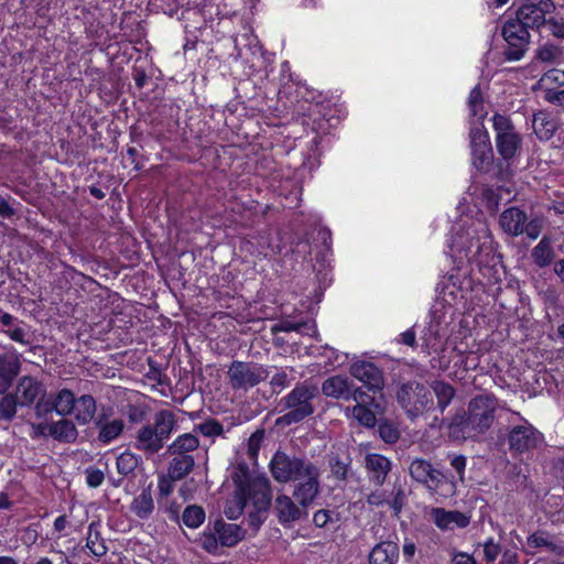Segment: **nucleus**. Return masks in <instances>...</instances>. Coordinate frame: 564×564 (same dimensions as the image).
<instances>
[{
  "instance_id": "20",
  "label": "nucleus",
  "mask_w": 564,
  "mask_h": 564,
  "mask_svg": "<svg viewBox=\"0 0 564 564\" xmlns=\"http://www.w3.org/2000/svg\"><path fill=\"white\" fill-rule=\"evenodd\" d=\"M248 242L252 246L253 253L265 258L280 254L282 251L280 240L270 228L259 230L257 235L250 237Z\"/></svg>"
},
{
  "instance_id": "59",
  "label": "nucleus",
  "mask_w": 564,
  "mask_h": 564,
  "mask_svg": "<svg viewBox=\"0 0 564 564\" xmlns=\"http://www.w3.org/2000/svg\"><path fill=\"white\" fill-rule=\"evenodd\" d=\"M84 278L86 276L82 272L70 265H66L58 278L59 288L69 289L72 281L78 282Z\"/></svg>"
},
{
  "instance_id": "46",
  "label": "nucleus",
  "mask_w": 564,
  "mask_h": 564,
  "mask_svg": "<svg viewBox=\"0 0 564 564\" xmlns=\"http://www.w3.org/2000/svg\"><path fill=\"white\" fill-rule=\"evenodd\" d=\"M20 405L18 397L14 393H4L0 399V421L11 422Z\"/></svg>"
},
{
  "instance_id": "61",
  "label": "nucleus",
  "mask_w": 564,
  "mask_h": 564,
  "mask_svg": "<svg viewBox=\"0 0 564 564\" xmlns=\"http://www.w3.org/2000/svg\"><path fill=\"white\" fill-rule=\"evenodd\" d=\"M269 509H263L261 507L253 508L252 511L248 513V524L253 530H259L260 527L265 522L268 518Z\"/></svg>"
},
{
  "instance_id": "53",
  "label": "nucleus",
  "mask_w": 564,
  "mask_h": 564,
  "mask_svg": "<svg viewBox=\"0 0 564 564\" xmlns=\"http://www.w3.org/2000/svg\"><path fill=\"white\" fill-rule=\"evenodd\" d=\"M264 440V430H256L247 441V455L250 459H257Z\"/></svg>"
},
{
  "instance_id": "28",
  "label": "nucleus",
  "mask_w": 564,
  "mask_h": 564,
  "mask_svg": "<svg viewBox=\"0 0 564 564\" xmlns=\"http://www.w3.org/2000/svg\"><path fill=\"white\" fill-rule=\"evenodd\" d=\"M399 553V545L395 542L382 541L369 553V564H397Z\"/></svg>"
},
{
  "instance_id": "52",
  "label": "nucleus",
  "mask_w": 564,
  "mask_h": 564,
  "mask_svg": "<svg viewBox=\"0 0 564 564\" xmlns=\"http://www.w3.org/2000/svg\"><path fill=\"white\" fill-rule=\"evenodd\" d=\"M378 433L380 438L387 444H394L400 437L398 427L387 420L378 425Z\"/></svg>"
},
{
  "instance_id": "35",
  "label": "nucleus",
  "mask_w": 564,
  "mask_h": 564,
  "mask_svg": "<svg viewBox=\"0 0 564 564\" xmlns=\"http://www.w3.org/2000/svg\"><path fill=\"white\" fill-rule=\"evenodd\" d=\"M48 434L56 441L72 443L78 436V431L73 421L62 419L48 426Z\"/></svg>"
},
{
  "instance_id": "21",
  "label": "nucleus",
  "mask_w": 564,
  "mask_h": 564,
  "mask_svg": "<svg viewBox=\"0 0 564 564\" xmlns=\"http://www.w3.org/2000/svg\"><path fill=\"white\" fill-rule=\"evenodd\" d=\"M94 423L98 429L97 440L104 445H108L116 441L124 430V422L121 419H113L109 421L105 413L98 415Z\"/></svg>"
},
{
  "instance_id": "32",
  "label": "nucleus",
  "mask_w": 564,
  "mask_h": 564,
  "mask_svg": "<svg viewBox=\"0 0 564 564\" xmlns=\"http://www.w3.org/2000/svg\"><path fill=\"white\" fill-rule=\"evenodd\" d=\"M85 547L88 550L89 555L97 558H100L107 554L108 547L101 536L99 522L93 521L89 523Z\"/></svg>"
},
{
  "instance_id": "55",
  "label": "nucleus",
  "mask_w": 564,
  "mask_h": 564,
  "mask_svg": "<svg viewBox=\"0 0 564 564\" xmlns=\"http://www.w3.org/2000/svg\"><path fill=\"white\" fill-rule=\"evenodd\" d=\"M545 31L558 40H564V18L551 17L545 18V23L542 24Z\"/></svg>"
},
{
  "instance_id": "44",
  "label": "nucleus",
  "mask_w": 564,
  "mask_h": 564,
  "mask_svg": "<svg viewBox=\"0 0 564 564\" xmlns=\"http://www.w3.org/2000/svg\"><path fill=\"white\" fill-rule=\"evenodd\" d=\"M199 545L204 551H206L209 554H218L220 542L218 539V533L215 531V524L209 523L205 530L200 533L199 536Z\"/></svg>"
},
{
  "instance_id": "41",
  "label": "nucleus",
  "mask_w": 564,
  "mask_h": 564,
  "mask_svg": "<svg viewBox=\"0 0 564 564\" xmlns=\"http://www.w3.org/2000/svg\"><path fill=\"white\" fill-rule=\"evenodd\" d=\"M141 462H142V459L139 455L127 449V451L122 452L117 457V460H116L117 471L122 477L132 475Z\"/></svg>"
},
{
  "instance_id": "27",
  "label": "nucleus",
  "mask_w": 564,
  "mask_h": 564,
  "mask_svg": "<svg viewBox=\"0 0 564 564\" xmlns=\"http://www.w3.org/2000/svg\"><path fill=\"white\" fill-rule=\"evenodd\" d=\"M20 369L21 364L17 357L0 355V394L8 392Z\"/></svg>"
},
{
  "instance_id": "51",
  "label": "nucleus",
  "mask_w": 564,
  "mask_h": 564,
  "mask_svg": "<svg viewBox=\"0 0 564 564\" xmlns=\"http://www.w3.org/2000/svg\"><path fill=\"white\" fill-rule=\"evenodd\" d=\"M4 333L8 337L19 344L30 345L31 344V335L25 328V325L20 322L18 324L12 325L10 328L4 329Z\"/></svg>"
},
{
  "instance_id": "47",
  "label": "nucleus",
  "mask_w": 564,
  "mask_h": 564,
  "mask_svg": "<svg viewBox=\"0 0 564 564\" xmlns=\"http://www.w3.org/2000/svg\"><path fill=\"white\" fill-rule=\"evenodd\" d=\"M433 390L437 399V406L441 410V412H444V410L451 403L455 394V391L449 383H445L442 381H437Z\"/></svg>"
},
{
  "instance_id": "9",
  "label": "nucleus",
  "mask_w": 564,
  "mask_h": 564,
  "mask_svg": "<svg viewBox=\"0 0 564 564\" xmlns=\"http://www.w3.org/2000/svg\"><path fill=\"white\" fill-rule=\"evenodd\" d=\"M492 128L496 133L495 141L498 154L509 163L519 154L522 147V137L516 130L512 120L505 115H494Z\"/></svg>"
},
{
  "instance_id": "7",
  "label": "nucleus",
  "mask_w": 564,
  "mask_h": 564,
  "mask_svg": "<svg viewBox=\"0 0 564 564\" xmlns=\"http://www.w3.org/2000/svg\"><path fill=\"white\" fill-rule=\"evenodd\" d=\"M507 444L513 458L532 454L544 442V435L532 423L521 416V423L509 426Z\"/></svg>"
},
{
  "instance_id": "38",
  "label": "nucleus",
  "mask_w": 564,
  "mask_h": 564,
  "mask_svg": "<svg viewBox=\"0 0 564 564\" xmlns=\"http://www.w3.org/2000/svg\"><path fill=\"white\" fill-rule=\"evenodd\" d=\"M554 256L555 252L552 248L551 240L546 236H544L531 251L532 261L539 268H545L550 265L554 259Z\"/></svg>"
},
{
  "instance_id": "6",
  "label": "nucleus",
  "mask_w": 564,
  "mask_h": 564,
  "mask_svg": "<svg viewBox=\"0 0 564 564\" xmlns=\"http://www.w3.org/2000/svg\"><path fill=\"white\" fill-rule=\"evenodd\" d=\"M315 388L297 383L286 395L280 399L278 406L283 415L276 419V425H292L303 422L314 413L312 403Z\"/></svg>"
},
{
  "instance_id": "5",
  "label": "nucleus",
  "mask_w": 564,
  "mask_h": 564,
  "mask_svg": "<svg viewBox=\"0 0 564 564\" xmlns=\"http://www.w3.org/2000/svg\"><path fill=\"white\" fill-rule=\"evenodd\" d=\"M177 429L178 421L175 413L167 409H161L154 413L152 422H148L137 430L131 444L145 457H151L163 449Z\"/></svg>"
},
{
  "instance_id": "62",
  "label": "nucleus",
  "mask_w": 564,
  "mask_h": 564,
  "mask_svg": "<svg viewBox=\"0 0 564 564\" xmlns=\"http://www.w3.org/2000/svg\"><path fill=\"white\" fill-rule=\"evenodd\" d=\"M501 553V545L489 538L484 543V557L487 564L494 563Z\"/></svg>"
},
{
  "instance_id": "25",
  "label": "nucleus",
  "mask_w": 564,
  "mask_h": 564,
  "mask_svg": "<svg viewBox=\"0 0 564 564\" xmlns=\"http://www.w3.org/2000/svg\"><path fill=\"white\" fill-rule=\"evenodd\" d=\"M354 388L352 382L344 376H333L326 379L322 384L324 395L344 401H349L350 392Z\"/></svg>"
},
{
  "instance_id": "43",
  "label": "nucleus",
  "mask_w": 564,
  "mask_h": 564,
  "mask_svg": "<svg viewBox=\"0 0 564 564\" xmlns=\"http://www.w3.org/2000/svg\"><path fill=\"white\" fill-rule=\"evenodd\" d=\"M547 531L538 530L527 538V545L532 550L545 547L553 553L560 552V546L549 539Z\"/></svg>"
},
{
  "instance_id": "24",
  "label": "nucleus",
  "mask_w": 564,
  "mask_h": 564,
  "mask_svg": "<svg viewBox=\"0 0 564 564\" xmlns=\"http://www.w3.org/2000/svg\"><path fill=\"white\" fill-rule=\"evenodd\" d=\"M221 546L234 547L245 539L246 531L238 524L226 523L221 518L214 521Z\"/></svg>"
},
{
  "instance_id": "29",
  "label": "nucleus",
  "mask_w": 564,
  "mask_h": 564,
  "mask_svg": "<svg viewBox=\"0 0 564 564\" xmlns=\"http://www.w3.org/2000/svg\"><path fill=\"white\" fill-rule=\"evenodd\" d=\"M130 509L132 513L141 520H148L152 516L154 511V500L151 485L144 487L141 492L133 498Z\"/></svg>"
},
{
  "instance_id": "16",
  "label": "nucleus",
  "mask_w": 564,
  "mask_h": 564,
  "mask_svg": "<svg viewBox=\"0 0 564 564\" xmlns=\"http://www.w3.org/2000/svg\"><path fill=\"white\" fill-rule=\"evenodd\" d=\"M496 400L490 395H476L468 404L467 413L471 421V429L484 434L494 423Z\"/></svg>"
},
{
  "instance_id": "58",
  "label": "nucleus",
  "mask_w": 564,
  "mask_h": 564,
  "mask_svg": "<svg viewBox=\"0 0 564 564\" xmlns=\"http://www.w3.org/2000/svg\"><path fill=\"white\" fill-rule=\"evenodd\" d=\"M178 479L174 478L169 473L166 475H160L158 478L159 497L158 501L167 498L174 490V482Z\"/></svg>"
},
{
  "instance_id": "19",
  "label": "nucleus",
  "mask_w": 564,
  "mask_h": 564,
  "mask_svg": "<svg viewBox=\"0 0 564 564\" xmlns=\"http://www.w3.org/2000/svg\"><path fill=\"white\" fill-rule=\"evenodd\" d=\"M365 468L369 481L376 487H381L392 469V463L382 454L368 453L365 456Z\"/></svg>"
},
{
  "instance_id": "11",
  "label": "nucleus",
  "mask_w": 564,
  "mask_h": 564,
  "mask_svg": "<svg viewBox=\"0 0 564 564\" xmlns=\"http://www.w3.org/2000/svg\"><path fill=\"white\" fill-rule=\"evenodd\" d=\"M501 34L505 41L503 58L507 62L520 61L529 50L531 34L521 23L509 18L503 22Z\"/></svg>"
},
{
  "instance_id": "3",
  "label": "nucleus",
  "mask_w": 564,
  "mask_h": 564,
  "mask_svg": "<svg viewBox=\"0 0 564 564\" xmlns=\"http://www.w3.org/2000/svg\"><path fill=\"white\" fill-rule=\"evenodd\" d=\"M285 98L297 104V112L302 113L303 124L310 127L316 134L313 138L315 143L318 138L329 133L330 128L334 127L335 117L332 100L326 94L301 80L293 87V94Z\"/></svg>"
},
{
  "instance_id": "48",
  "label": "nucleus",
  "mask_w": 564,
  "mask_h": 564,
  "mask_svg": "<svg viewBox=\"0 0 564 564\" xmlns=\"http://www.w3.org/2000/svg\"><path fill=\"white\" fill-rule=\"evenodd\" d=\"M149 406L143 403H128L124 408V415L131 424H140L147 420Z\"/></svg>"
},
{
  "instance_id": "49",
  "label": "nucleus",
  "mask_w": 564,
  "mask_h": 564,
  "mask_svg": "<svg viewBox=\"0 0 564 564\" xmlns=\"http://www.w3.org/2000/svg\"><path fill=\"white\" fill-rule=\"evenodd\" d=\"M351 412L352 416L359 422V424L366 427H373L376 425L377 419L371 406L354 405Z\"/></svg>"
},
{
  "instance_id": "42",
  "label": "nucleus",
  "mask_w": 564,
  "mask_h": 564,
  "mask_svg": "<svg viewBox=\"0 0 564 564\" xmlns=\"http://www.w3.org/2000/svg\"><path fill=\"white\" fill-rule=\"evenodd\" d=\"M332 476L338 481H346L351 471V458H341L339 455L330 456L328 459Z\"/></svg>"
},
{
  "instance_id": "17",
  "label": "nucleus",
  "mask_w": 564,
  "mask_h": 564,
  "mask_svg": "<svg viewBox=\"0 0 564 564\" xmlns=\"http://www.w3.org/2000/svg\"><path fill=\"white\" fill-rule=\"evenodd\" d=\"M350 375L364 383L369 392L379 393L384 387L382 370L371 361L358 360L350 366Z\"/></svg>"
},
{
  "instance_id": "15",
  "label": "nucleus",
  "mask_w": 564,
  "mask_h": 564,
  "mask_svg": "<svg viewBox=\"0 0 564 564\" xmlns=\"http://www.w3.org/2000/svg\"><path fill=\"white\" fill-rule=\"evenodd\" d=\"M316 499H313L307 505H303L301 499H294L293 495L290 497L285 494L276 496L273 502L274 514L281 525L290 528L294 522L308 517V508H311Z\"/></svg>"
},
{
  "instance_id": "40",
  "label": "nucleus",
  "mask_w": 564,
  "mask_h": 564,
  "mask_svg": "<svg viewBox=\"0 0 564 564\" xmlns=\"http://www.w3.org/2000/svg\"><path fill=\"white\" fill-rule=\"evenodd\" d=\"M467 106L471 117L482 121L487 116V111L485 110L484 96L479 84L473 87L469 91Z\"/></svg>"
},
{
  "instance_id": "30",
  "label": "nucleus",
  "mask_w": 564,
  "mask_h": 564,
  "mask_svg": "<svg viewBox=\"0 0 564 564\" xmlns=\"http://www.w3.org/2000/svg\"><path fill=\"white\" fill-rule=\"evenodd\" d=\"M457 479L453 475L445 474L438 469H435L427 489L440 494L443 497H451L455 495L457 489Z\"/></svg>"
},
{
  "instance_id": "10",
  "label": "nucleus",
  "mask_w": 564,
  "mask_h": 564,
  "mask_svg": "<svg viewBox=\"0 0 564 564\" xmlns=\"http://www.w3.org/2000/svg\"><path fill=\"white\" fill-rule=\"evenodd\" d=\"M499 226L511 237L527 235L528 238L534 240L541 234L542 220L540 218L529 220L524 210L511 206L500 214Z\"/></svg>"
},
{
  "instance_id": "12",
  "label": "nucleus",
  "mask_w": 564,
  "mask_h": 564,
  "mask_svg": "<svg viewBox=\"0 0 564 564\" xmlns=\"http://www.w3.org/2000/svg\"><path fill=\"white\" fill-rule=\"evenodd\" d=\"M555 9L553 0H522V3L510 17L521 23L525 29L540 31L545 23V15Z\"/></svg>"
},
{
  "instance_id": "57",
  "label": "nucleus",
  "mask_w": 564,
  "mask_h": 564,
  "mask_svg": "<svg viewBox=\"0 0 564 564\" xmlns=\"http://www.w3.org/2000/svg\"><path fill=\"white\" fill-rule=\"evenodd\" d=\"M562 52L561 48L551 43H545L539 50L536 51V57L546 63H553L561 56Z\"/></svg>"
},
{
  "instance_id": "8",
  "label": "nucleus",
  "mask_w": 564,
  "mask_h": 564,
  "mask_svg": "<svg viewBox=\"0 0 564 564\" xmlns=\"http://www.w3.org/2000/svg\"><path fill=\"white\" fill-rule=\"evenodd\" d=\"M397 401L412 419L429 411L433 404L430 388L416 380L403 382L398 387Z\"/></svg>"
},
{
  "instance_id": "33",
  "label": "nucleus",
  "mask_w": 564,
  "mask_h": 564,
  "mask_svg": "<svg viewBox=\"0 0 564 564\" xmlns=\"http://www.w3.org/2000/svg\"><path fill=\"white\" fill-rule=\"evenodd\" d=\"M96 411V400L91 394H83L76 398V405L73 413L79 425L89 424L95 419Z\"/></svg>"
},
{
  "instance_id": "34",
  "label": "nucleus",
  "mask_w": 564,
  "mask_h": 564,
  "mask_svg": "<svg viewBox=\"0 0 564 564\" xmlns=\"http://www.w3.org/2000/svg\"><path fill=\"white\" fill-rule=\"evenodd\" d=\"M301 82L299 75L292 72V66L289 61H283L280 64V75H279V89L278 96L279 98L289 97L293 94V87L295 84Z\"/></svg>"
},
{
  "instance_id": "45",
  "label": "nucleus",
  "mask_w": 564,
  "mask_h": 564,
  "mask_svg": "<svg viewBox=\"0 0 564 564\" xmlns=\"http://www.w3.org/2000/svg\"><path fill=\"white\" fill-rule=\"evenodd\" d=\"M206 513L202 506L189 505L183 511L182 522L189 529H197L204 523Z\"/></svg>"
},
{
  "instance_id": "13",
  "label": "nucleus",
  "mask_w": 564,
  "mask_h": 564,
  "mask_svg": "<svg viewBox=\"0 0 564 564\" xmlns=\"http://www.w3.org/2000/svg\"><path fill=\"white\" fill-rule=\"evenodd\" d=\"M473 165L480 172H489L494 164L490 137L482 122L469 131Z\"/></svg>"
},
{
  "instance_id": "22",
  "label": "nucleus",
  "mask_w": 564,
  "mask_h": 564,
  "mask_svg": "<svg viewBox=\"0 0 564 564\" xmlns=\"http://www.w3.org/2000/svg\"><path fill=\"white\" fill-rule=\"evenodd\" d=\"M532 127L536 138L546 142L554 137L560 128V122L552 113L540 110L533 116Z\"/></svg>"
},
{
  "instance_id": "39",
  "label": "nucleus",
  "mask_w": 564,
  "mask_h": 564,
  "mask_svg": "<svg viewBox=\"0 0 564 564\" xmlns=\"http://www.w3.org/2000/svg\"><path fill=\"white\" fill-rule=\"evenodd\" d=\"M434 470L432 464L423 458L414 459L409 467L412 479L425 487L430 484Z\"/></svg>"
},
{
  "instance_id": "63",
  "label": "nucleus",
  "mask_w": 564,
  "mask_h": 564,
  "mask_svg": "<svg viewBox=\"0 0 564 564\" xmlns=\"http://www.w3.org/2000/svg\"><path fill=\"white\" fill-rule=\"evenodd\" d=\"M350 400H354L356 402L355 405H368V406L377 405L373 395H370L369 393L362 391L361 388H358L355 386L349 395V401Z\"/></svg>"
},
{
  "instance_id": "36",
  "label": "nucleus",
  "mask_w": 564,
  "mask_h": 564,
  "mask_svg": "<svg viewBox=\"0 0 564 564\" xmlns=\"http://www.w3.org/2000/svg\"><path fill=\"white\" fill-rule=\"evenodd\" d=\"M199 446V440L192 433L178 435L166 448L169 455H192Z\"/></svg>"
},
{
  "instance_id": "31",
  "label": "nucleus",
  "mask_w": 564,
  "mask_h": 564,
  "mask_svg": "<svg viewBox=\"0 0 564 564\" xmlns=\"http://www.w3.org/2000/svg\"><path fill=\"white\" fill-rule=\"evenodd\" d=\"M449 436L455 440H466L478 435L474 429H471V421L467 411L456 413L448 425Z\"/></svg>"
},
{
  "instance_id": "2",
  "label": "nucleus",
  "mask_w": 564,
  "mask_h": 564,
  "mask_svg": "<svg viewBox=\"0 0 564 564\" xmlns=\"http://www.w3.org/2000/svg\"><path fill=\"white\" fill-rule=\"evenodd\" d=\"M269 470L276 482H293V498L301 499L304 506L318 498L322 471L312 460L278 449L270 459Z\"/></svg>"
},
{
  "instance_id": "14",
  "label": "nucleus",
  "mask_w": 564,
  "mask_h": 564,
  "mask_svg": "<svg viewBox=\"0 0 564 564\" xmlns=\"http://www.w3.org/2000/svg\"><path fill=\"white\" fill-rule=\"evenodd\" d=\"M268 376L269 372L262 365L253 362L234 360L228 369L229 382L236 390L253 388Z\"/></svg>"
},
{
  "instance_id": "26",
  "label": "nucleus",
  "mask_w": 564,
  "mask_h": 564,
  "mask_svg": "<svg viewBox=\"0 0 564 564\" xmlns=\"http://www.w3.org/2000/svg\"><path fill=\"white\" fill-rule=\"evenodd\" d=\"M76 397L72 390L61 389L51 402L43 405L44 412L55 411L58 415L66 416L74 412Z\"/></svg>"
},
{
  "instance_id": "23",
  "label": "nucleus",
  "mask_w": 564,
  "mask_h": 564,
  "mask_svg": "<svg viewBox=\"0 0 564 564\" xmlns=\"http://www.w3.org/2000/svg\"><path fill=\"white\" fill-rule=\"evenodd\" d=\"M42 393H44L42 383L30 376H24L19 380L14 394L18 397L20 406H30Z\"/></svg>"
},
{
  "instance_id": "56",
  "label": "nucleus",
  "mask_w": 564,
  "mask_h": 564,
  "mask_svg": "<svg viewBox=\"0 0 564 564\" xmlns=\"http://www.w3.org/2000/svg\"><path fill=\"white\" fill-rule=\"evenodd\" d=\"M198 431L207 437L220 436L224 434L223 424L216 419H207L197 426Z\"/></svg>"
},
{
  "instance_id": "60",
  "label": "nucleus",
  "mask_w": 564,
  "mask_h": 564,
  "mask_svg": "<svg viewBox=\"0 0 564 564\" xmlns=\"http://www.w3.org/2000/svg\"><path fill=\"white\" fill-rule=\"evenodd\" d=\"M543 99L558 108L562 112H564V88H546L544 89Z\"/></svg>"
},
{
  "instance_id": "4",
  "label": "nucleus",
  "mask_w": 564,
  "mask_h": 564,
  "mask_svg": "<svg viewBox=\"0 0 564 564\" xmlns=\"http://www.w3.org/2000/svg\"><path fill=\"white\" fill-rule=\"evenodd\" d=\"M230 478L236 487L235 499L238 513H242L249 503L252 508L270 509L272 506V485L264 474L253 476L248 464L239 462L234 466Z\"/></svg>"
},
{
  "instance_id": "37",
  "label": "nucleus",
  "mask_w": 564,
  "mask_h": 564,
  "mask_svg": "<svg viewBox=\"0 0 564 564\" xmlns=\"http://www.w3.org/2000/svg\"><path fill=\"white\" fill-rule=\"evenodd\" d=\"M173 458L169 463L167 473L174 478L182 480L192 473L195 466L193 455H172Z\"/></svg>"
},
{
  "instance_id": "1",
  "label": "nucleus",
  "mask_w": 564,
  "mask_h": 564,
  "mask_svg": "<svg viewBox=\"0 0 564 564\" xmlns=\"http://www.w3.org/2000/svg\"><path fill=\"white\" fill-rule=\"evenodd\" d=\"M466 257L471 267V285L466 299L473 307H485L496 303L502 291V272L491 236L486 235L482 242L479 238L476 242L471 240Z\"/></svg>"
},
{
  "instance_id": "18",
  "label": "nucleus",
  "mask_w": 564,
  "mask_h": 564,
  "mask_svg": "<svg viewBox=\"0 0 564 564\" xmlns=\"http://www.w3.org/2000/svg\"><path fill=\"white\" fill-rule=\"evenodd\" d=\"M430 520L441 531L465 529L470 524L471 517L459 510H447L443 507H432L429 512Z\"/></svg>"
},
{
  "instance_id": "54",
  "label": "nucleus",
  "mask_w": 564,
  "mask_h": 564,
  "mask_svg": "<svg viewBox=\"0 0 564 564\" xmlns=\"http://www.w3.org/2000/svg\"><path fill=\"white\" fill-rule=\"evenodd\" d=\"M338 521V513L334 510L319 509L313 514V523L317 528L326 529L328 524H334Z\"/></svg>"
},
{
  "instance_id": "64",
  "label": "nucleus",
  "mask_w": 564,
  "mask_h": 564,
  "mask_svg": "<svg viewBox=\"0 0 564 564\" xmlns=\"http://www.w3.org/2000/svg\"><path fill=\"white\" fill-rule=\"evenodd\" d=\"M481 199L489 210L495 212L498 209L500 195L494 188H485L481 193Z\"/></svg>"
},
{
  "instance_id": "50",
  "label": "nucleus",
  "mask_w": 564,
  "mask_h": 564,
  "mask_svg": "<svg viewBox=\"0 0 564 564\" xmlns=\"http://www.w3.org/2000/svg\"><path fill=\"white\" fill-rule=\"evenodd\" d=\"M406 496L402 486H393L391 498L386 500V503L393 511L394 516H399L405 505Z\"/></svg>"
}]
</instances>
